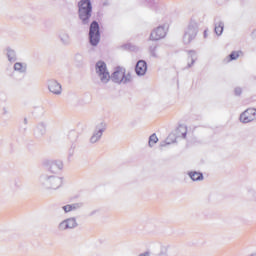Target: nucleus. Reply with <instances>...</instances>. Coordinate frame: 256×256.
Segmentation results:
<instances>
[{"label":"nucleus","mask_w":256,"mask_h":256,"mask_svg":"<svg viewBox=\"0 0 256 256\" xmlns=\"http://www.w3.org/2000/svg\"><path fill=\"white\" fill-rule=\"evenodd\" d=\"M40 185L44 189H52L53 191L63 186V177L57 175H44L40 178Z\"/></svg>","instance_id":"1"},{"label":"nucleus","mask_w":256,"mask_h":256,"mask_svg":"<svg viewBox=\"0 0 256 256\" xmlns=\"http://www.w3.org/2000/svg\"><path fill=\"white\" fill-rule=\"evenodd\" d=\"M198 31H199V25L195 20H191L188 23L182 38L184 45H189V43H191V41H193L195 37H197Z\"/></svg>","instance_id":"2"},{"label":"nucleus","mask_w":256,"mask_h":256,"mask_svg":"<svg viewBox=\"0 0 256 256\" xmlns=\"http://www.w3.org/2000/svg\"><path fill=\"white\" fill-rule=\"evenodd\" d=\"M95 73L96 77H98L100 83L103 85H107L109 81H111V74H109V70L107 69V64L103 61H98L95 65Z\"/></svg>","instance_id":"3"},{"label":"nucleus","mask_w":256,"mask_h":256,"mask_svg":"<svg viewBox=\"0 0 256 256\" xmlns=\"http://www.w3.org/2000/svg\"><path fill=\"white\" fill-rule=\"evenodd\" d=\"M112 81L114 83H119L126 85V83H131L133 81V77H131V74L125 70L123 67H118L115 69V71L112 73L111 76Z\"/></svg>","instance_id":"4"},{"label":"nucleus","mask_w":256,"mask_h":256,"mask_svg":"<svg viewBox=\"0 0 256 256\" xmlns=\"http://www.w3.org/2000/svg\"><path fill=\"white\" fill-rule=\"evenodd\" d=\"M79 7V18L81 19L84 25L89 23V19L91 18V1L90 0H81L78 4Z\"/></svg>","instance_id":"5"},{"label":"nucleus","mask_w":256,"mask_h":256,"mask_svg":"<svg viewBox=\"0 0 256 256\" xmlns=\"http://www.w3.org/2000/svg\"><path fill=\"white\" fill-rule=\"evenodd\" d=\"M105 131H107V123H105L103 121L98 122L94 127L92 136L90 137V143H92V144L99 143V141H101V137H103V133H105Z\"/></svg>","instance_id":"6"},{"label":"nucleus","mask_w":256,"mask_h":256,"mask_svg":"<svg viewBox=\"0 0 256 256\" xmlns=\"http://www.w3.org/2000/svg\"><path fill=\"white\" fill-rule=\"evenodd\" d=\"M43 167L50 171V173H59L63 170V162L61 160H44L42 163Z\"/></svg>","instance_id":"7"},{"label":"nucleus","mask_w":256,"mask_h":256,"mask_svg":"<svg viewBox=\"0 0 256 256\" xmlns=\"http://www.w3.org/2000/svg\"><path fill=\"white\" fill-rule=\"evenodd\" d=\"M89 37L91 45L95 46L99 44L101 39V35L99 34V23L95 21L91 23Z\"/></svg>","instance_id":"8"},{"label":"nucleus","mask_w":256,"mask_h":256,"mask_svg":"<svg viewBox=\"0 0 256 256\" xmlns=\"http://www.w3.org/2000/svg\"><path fill=\"white\" fill-rule=\"evenodd\" d=\"M240 122L241 123H251L256 121V109L249 108L240 114Z\"/></svg>","instance_id":"9"},{"label":"nucleus","mask_w":256,"mask_h":256,"mask_svg":"<svg viewBox=\"0 0 256 256\" xmlns=\"http://www.w3.org/2000/svg\"><path fill=\"white\" fill-rule=\"evenodd\" d=\"M77 219L75 217L67 218L58 224V231H67L77 227Z\"/></svg>","instance_id":"10"},{"label":"nucleus","mask_w":256,"mask_h":256,"mask_svg":"<svg viewBox=\"0 0 256 256\" xmlns=\"http://www.w3.org/2000/svg\"><path fill=\"white\" fill-rule=\"evenodd\" d=\"M48 90L50 93H53V95H61V93H63V88L60 83L53 79L48 80Z\"/></svg>","instance_id":"11"},{"label":"nucleus","mask_w":256,"mask_h":256,"mask_svg":"<svg viewBox=\"0 0 256 256\" xmlns=\"http://www.w3.org/2000/svg\"><path fill=\"white\" fill-rule=\"evenodd\" d=\"M166 34L167 32H165V28L163 26H159L150 34V39L151 41H159V39H163Z\"/></svg>","instance_id":"12"},{"label":"nucleus","mask_w":256,"mask_h":256,"mask_svg":"<svg viewBox=\"0 0 256 256\" xmlns=\"http://www.w3.org/2000/svg\"><path fill=\"white\" fill-rule=\"evenodd\" d=\"M170 249H171V244L160 243L156 246V253L159 256H169Z\"/></svg>","instance_id":"13"},{"label":"nucleus","mask_w":256,"mask_h":256,"mask_svg":"<svg viewBox=\"0 0 256 256\" xmlns=\"http://www.w3.org/2000/svg\"><path fill=\"white\" fill-rule=\"evenodd\" d=\"M135 71L139 76L145 75L147 73V62L144 60H139L136 64Z\"/></svg>","instance_id":"14"},{"label":"nucleus","mask_w":256,"mask_h":256,"mask_svg":"<svg viewBox=\"0 0 256 256\" xmlns=\"http://www.w3.org/2000/svg\"><path fill=\"white\" fill-rule=\"evenodd\" d=\"M13 69L17 73L25 74V73H27V63H25V62H16L13 66Z\"/></svg>","instance_id":"15"},{"label":"nucleus","mask_w":256,"mask_h":256,"mask_svg":"<svg viewBox=\"0 0 256 256\" xmlns=\"http://www.w3.org/2000/svg\"><path fill=\"white\" fill-rule=\"evenodd\" d=\"M81 207V204L75 203V204H68L61 207L62 211L64 213H71V211H77Z\"/></svg>","instance_id":"16"},{"label":"nucleus","mask_w":256,"mask_h":256,"mask_svg":"<svg viewBox=\"0 0 256 256\" xmlns=\"http://www.w3.org/2000/svg\"><path fill=\"white\" fill-rule=\"evenodd\" d=\"M45 133H47V124H45V122H41L36 126V134L45 135Z\"/></svg>","instance_id":"17"},{"label":"nucleus","mask_w":256,"mask_h":256,"mask_svg":"<svg viewBox=\"0 0 256 256\" xmlns=\"http://www.w3.org/2000/svg\"><path fill=\"white\" fill-rule=\"evenodd\" d=\"M6 55H7L8 61H10V63L17 61V54H15V50L7 48Z\"/></svg>","instance_id":"18"},{"label":"nucleus","mask_w":256,"mask_h":256,"mask_svg":"<svg viewBox=\"0 0 256 256\" xmlns=\"http://www.w3.org/2000/svg\"><path fill=\"white\" fill-rule=\"evenodd\" d=\"M224 27H225V23H223V22H218L217 24H215V29H214V31H215V33H216V35L218 36V37H220V35H223V29H224Z\"/></svg>","instance_id":"19"},{"label":"nucleus","mask_w":256,"mask_h":256,"mask_svg":"<svg viewBox=\"0 0 256 256\" xmlns=\"http://www.w3.org/2000/svg\"><path fill=\"white\" fill-rule=\"evenodd\" d=\"M59 37L63 45H69V43H71V38L69 37L67 32L60 33Z\"/></svg>","instance_id":"20"},{"label":"nucleus","mask_w":256,"mask_h":256,"mask_svg":"<svg viewBox=\"0 0 256 256\" xmlns=\"http://www.w3.org/2000/svg\"><path fill=\"white\" fill-rule=\"evenodd\" d=\"M189 177L192 179V181H203V174L199 172H190Z\"/></svg>","instance_id":"21"},{"label":"nucleus","mask_w":256,"mask_h":256,"mask_svg":"<svg viewBox=\"0 0 256 256\" xmlns=\"http://www.w3.org/2000/svg\"><path fill=\"white\" fill-rule=\"evenodd\" d=\"M177 133L179 137H183V139H185V137L187 136V126L180 125L177 129Z\"/></svg>","instance_id":"22"},{"label":"nucleus","mask_w":256,"mask_h":256,"mask_svg":"<svg viewBox=\"0 0 256 256\" xmlns=\"http://www.w3.org/2000/svg\"><path fill=\"white\" fill-rule=\"evenodd\" d=\"M175 141H177V137L175 136V134H170L165 143L162 144V147H165V145H171L172 143H175Z\"/></svg>","instance_id":"23"},{"label":"nucleus","mask_w":256,"mask_h":256,"mask_svg":"<svg viewBox=\"0 0 256 256\" xmlns=\"http://www.w3.org/2000/svg\"><path fill=\"white\" fill-rule=\"evenodd\" d=\"M241 55H243V52L234 51L229 55V59L227 61H235L236 59H239V56Z\"/></svg>","instance_id":"24"},{"label":"nucleus","mask_w":256,"mask_h":256,"mask_svg":"<svg viewBox=\"0 0 256 256\" xmlns=\"http://www.w3.org/2000/svg\"><path fill=\"white\" fill-rule=\"evenodd\" d=\"M157 141H159V138H157V135L156 134H152L149 137V142H148L149 147H153V145H155V143H157Z\"/></svg>","instance_id":"25"},{"label":"nucleus","mask_w":256,"mask_h":256,"mask_svg":"<svg viewBox=\"0 0 256 256\" xmlns=\"http://www.w3.org/2000/svg\"><path fill=\"white\" fill-rule=\"evenodd\" d=\"M189 55H190L192 65H193V63H195V61L197 60V54L195 53V51H190Z\"/></svg>","instance_id":"26"},{"label":"nucleus","mask_w":256,"mask_h":256,"mask_svg":"<svg viewBox=\"0 0 256 256\" xmlns=\"http://www.w3.org/2000/svg\"><path fill=\"white\" fill-rule=\"evenodd\" d=\"M156 49H157V46L150 48V53H151L152 57H157V53H155Z\"/></svg>","instance_id":"27"},{"label":"nucleus","mask_w":256,"mask_h":256,"mask_svg":"<svg viewBox=\"0 0 256 256\" xmlns=\"http://www.w3.org/2000/svg\"><path fill=\"white\" fill-rule=\"evenodd\" d=\"M139 256H151V252L146 251L144 253L139 254Z\"/></svg>","instance_id":"28"},{"label":"nucleus","mask_w":256,"mask_h":256,"mask_svg":"<svg viewBox=\"0 0 256 256\" xmlns=\"http://www.w3.org/2000/svg\"><path fill=\"white\" fill-rule=\"evenodd\" d=\"M235 95H241V88L235 89Z\"/></svg>","instance_id":"29"},{"label":"nucleus","mask_w":256,"mask_h":256,"mask_svg":"<svg viewBox=\"0 0 256 256\" xmlns=\"http://www.w3.org/2000/svg\"><path fill=\"white\" fill-rule=\"evenodd\" d=\"M251 35L254 39H256V29L252 31Z\"/></svg>","instance_id":"30"},{"label":"nucleus","mask_w":256,"mask_h":256,"mask_svg":"<svg viewBox=\"0 0 256 256\" xmlns=\"http://www.w3.org/2000/svg\"><path fill=\"white\" fill-rule=\"evenodd\" d=\"M207 30L204 31V39H207Z\"/></svg>","instance_id":"31"},{"label":"nucleus","mask_w":256,"mask_h":256,"mask_svg":"<svg viewBox=\"0 0 256 256\" xmlns=\"http://www.w3.org/2000/svg\"><path fill=\"white\" fill-rule=\"evenodd\" d=\"M4 113H7V108H4Z\"/></svg>","instance_id":"32"},{"label":"nucleus","mask_w":256,"mask_h":256,"mask_svg":"<svg viewBox=\"0 0 256 256\" xmlns=\"http://www.w3.org/2000/svg\"><path fill=\"white\" fill-rule=\"evenodd\" d=\"M248 256H256V254H250V255H248Z\"/></svg>","instance_id":"33"}]
</instances>
